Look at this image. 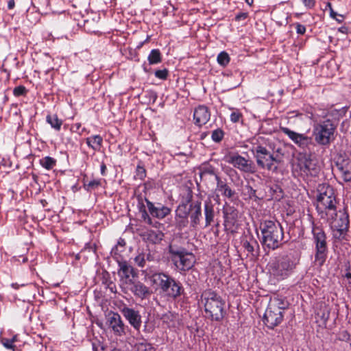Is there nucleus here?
<instances>
[{"label": "nucleus", "instance_id": "nucleus-59", "mask_svg": "<svg viewBox=\"0 0 351 351\" xmlns=\"http://www.w3.org/2000/svg\"><path fill=\"white\" fill-rule=\"evenodd\" d=\"M18 341V335H15L11 338V341L14 344V342H16Z\"/></svg>", "mask_w": 351, "mask_h": 351}, {"label": "nucleus", "instance_id": "nucleus-1", "mask_svg": "<svg viewBox=\"0 0 351 351\" xmlns=\"http://www.w3.org/2000/svg\"><path fill=\"white\" fill-rule=\"evenodd\" d=\"M306 116L313 121L312 135L315 142L320 146L330 145L335 138L337 125L335 122L330 119L318 122L312 112H308Z\"/></svg>", "mask_w": 351, "mask_h": 351}, {"label": "nucleus", "instance_id": "nucleus-58", "mask_svg": "<svg viewBox=\"0 0 351 351\" xmlns=\"http://www.w3.org/2000/svg\"><path fill=\"white\" fill-rule=\"evenodd\" d=\"M106 169V167L105 164H102L101 165V173L102 175H104L105 173Z\"/></svg>", "mask_w": 351, "mask_h": 351}, {"label": "nucleus", "instance_id": "nucleus-27", "mask_svg": "<svg viewBox=\"0 0 351 351\" xmlns=\"http://www.w3.org/2000/svg\"><path fill=\"white\" fill-rule=\"evenodd\" d=\"M145 239L152 243H158L163 239V234L158 230H148L144 235Z\"/></svg>", "mask_w": 351, "mask_h": 351}, {"label": "nucleus", "instance_id": "nucleus-63", "mask_svg": "<svg viewBox=\"0 0 351 351\" xmlns=\"http://www.w3.org/2000/svg\"><path fill=\"white\" fill-rule=\"evenodd\" d=\"M346 342L349 343L350 347H351V337H350L349 340L347 341Z\"/></svg>", "mask_w": 351, "mask_h": 351}, {"label": "nucleus", "instance_id": "nucleus-16", "mask_svg": "<svg viewBox=\"0 0 351 351\" xmlns=\"http://www.w3.org/2000/svg\"><path fill=\"white\" fill-rule=\"evenodd\" d=\"M224 226L227 229H231L237 221L238 211L234 207L226 203L223 208Z\"/></svg>", "mask_w": 351, "mask_h": 351}, {"label": "nucleus", "instance_id": "nucleus-62", "mask_svg": "<svg viewBox=\"0 0 351 351\" xmlns=\"http://www.w3.org/2000/svg\"><path fill=\"white\" fill-rule=\"evenodd\" d=\"M93 351H98L97 348L95 343H93Z\"/></svg>", "mask_w": 351, "mask_h": 351}, {"label": "nucleus", "instance_id": "nucleus-22", "mask_svg": "<svg viewBox=\"0 0 351 351\" xmlns=\"http://www.w3.org/2000/svg\"><path fill=\"white\" fill-rule=\"evenodd\" d=\"M149 279L155 285H177L173 278L162 272L154 274Z\"/></svg>", "mask_w": 351, "mask_h": 351}, {"label": "nucleus", "instance_id": "nucleus-2", "mask_svg": "<svg viewBox=\"0 0 351 351\" xmlns=\"http://www.w3.org/2000/svg\"><path fill=\"white\" fill-rule=\"evenodd\" d=\"M262 244L269 250H276L282 243L284 232L278 221L265 220L261 223Z\"/></svg>", "mask_w": 351, "mask_h": 351}, {"label": "nucleus", "instance_id": "nucleus-39", "mask_svg": "<svg viewBox=\"0 0 351 351\" xmlns=\"http://www.w3.org/2000/svg\"><path fill=\"white\" fill-rule=\"evenodd\" d=\"M92 138V149L95 151H99L102 145L103 138L99 135H93Z\"/></svg>", "mask_w": 351, "mask_h": 351}, {"label": "nucleus", "instance_id": "nucleus-3", "mask_svg": "<svg viewBox=\"0 0 351 351\" xmlns=\"http://www.w3.org/2000/svg\"><path fill=\"white\" fill-rule=\"evenodd\" d=\"M201 298L202 301H204L206 317L212 321H221L226 315L225 302L222 298L210 290L205 291Z\"/></svg>", "mask_w": 351, "mask_h": 351}, {"label": "nucleus", "instance_id": "nucleus-8", "mask_svg": "<svg viewBox=\"0 0 351 351\" xmlns=\"http://www.w3.org/2000/svg\"><path fill=\"white\" fill-rule=\"evenodd\" d=\"M169 252L171 261L178 270H189L195 263V259L193 254L183 248L169 245Z\"/></svg>", "mask_w": 351, "mask_h": 351}, {"label": "nucleus", "instance_id": "nucleus-64", "mask_svg": "<svg viewBox=\"0 0 351 351\" xmlns=\"http://www.w3.org/2000/svg\"><path fill=\"white\" fill-rule=\"evenodd\" d=\"M112 351H121V350L120 349H116V348H114V349H113Z\"/></svg>", "mask_w": 351, "mask_h": 351}, {"label": "nucleus", "instance_id": "nucleus-28", "mask_svg": "<svg viewBox=\"0 0 351 351\" xmlns=\"http://www.w3.org/2000/svg\"><path fill=\"white\" fill-rule=\"evenodd\" d=\"M132 291L141 299L147 298L152 291H149L148 287H131Z\"/></svg>", "mask_w": 351, "mask_h": 351}, {"label": "nucleus", "instance_id": "nucleus-18", "mask_svg": "<svg viewBox=\"0 0 351 351\" xmlns=\"http://www.w3.org/2000/svg\"><path fill=\"white\" fill-rule=\"evenodd\" d=\"M210 118V113L208 108L205 106H199L193 112L195 124L198 126L205 125Z\"/></svg>", "mask_w": 351, "mask_h": 351}, {"label": "nucleus", "instance_id": "nucleus-19", "mask_svg": "<svg viewBox=\"0 0 351 351\" xmlns=\"http://www.w3.org/2000/svg\"><path fill=\"white\" fill-rule=\"evenodd\" d=\"M121 313L135 329H139L141 326V316L138 311L131 308L123 307Z\"/></svg>", "mask_w": 351, "mask_h": 351}, {"label": "nucleus", "instance_id": "nucleus-61", "mask_svg": "<svg viewBox=\"0 0 351 351\" xmlns=\"http://www.w3.org/2000/svg\"><path fill=\"white\" fill-rule=\"evenodd\" d=\"M245 2L249 5H252L253 4L254 0H245Z\"/></svg>", "mask_w": 351, "mask_h": 351}, {"label": "nucleus", "instance_id": "nucleus-15", "mask_svg": "<svg viewBox=\"0 0 351 351\" xmlns=\"http://www.w3.org/2000/svg\"><path fill=\"white\" fill-rule=\"evenodd\" d=\"M106 324L111 328L117 335L121 336L125 333V326L120 315L114 311H109L106 315Z\"/></svg>", "mask_w": 351, "mask_h": 351}, {"label": "nucleus", "instance_id": "nucleus-21", "mask_svg": "<svg viewBox=\"0 0 351 351\" xmlns=\"http://www.w3.org/2000/svg\"><path fill=\"white\" fill-rule=\"evenodd\" d=\"M337 167L344 182L351 181V160L350 158L343 159L340 162H337Z\"/></svg>", "mask_w": 351, "mask_h": 351}, {"label": "nucleus", "instance_id": "nucleus-36", "mask_svg": "<svg viewBox=\"0 0 351 351\" xmlns=\"http://www.w3.org/2000/svg\"><path fill=\"white\" fill-rule=\"evenodd\" d=\"M190 208H188L186 204L179 205L176 210V217L184 218L188 217Z\"/></svg>", "mask_w": 351, "mask_h": 351}, {"label": "nucleus", "instance_id": "nucleus-41", "mask_svg": "<svg viewBox=\"0 0 351 351\" xmlns=\"http://www.w3.org/2000/svg\"><path fill=\"white\" fill-rule=\"evenodd\" d=\"M242 117L241 112L239 110L234 109L230 114V121L234 123L241 122Z\"/></svg>", "mask_w": 351, "mask_h": 351}, {"label": "nucleus", "instance_id": "nucleus-38", "mask_svg": "<svg viewBox=\"0 0 351 351\" xmlns=\"http://www.w3.org/2000/svg\"><path fill=\"white\" fill-rule=\"evenodd\" d=\"M100 185V180H86L84 182V188L88 191H91L92 190L98 188Z\"/></svg>", "mask_w": 351, "mask_h": 351}, {"label": "nucleus", "instance_id": "nucleus-56", "mask_svg": "<svg viewBox=\"0 0 351 351\" xmlns=\"http://www.w3.org/2000/svg\"><path fill=\"white\" fill-rule=\"evenodd\" d=\"M86 142L87 145L89 147L92 148L93 144H92V138H91V136L87 138L86 139Z\"/></svg>", "mask_w": 351, "mask_h": 351}, {"label": "nucleus", "instance_id": "nucleus-35", "mask_svg": "<svg viewBox=\"0 0 351 351\" xmlns=\"http://www.w3.org/2000/svg\"><path fill=\"white\" fill-rule=\"evenodd\" d=\"M40 163L43 167L49 170L56 165V160L51 157L46 156L40 160Z\"/></svg>", "mask_w": 351, "mask_h": 351}, {"label": "nucleus", "instance_id": "nucleus-9", "mask_svg": "<svg viewBox=\"0 0 351 351\" xmlns=\"http://www.w3.org/2000/svg\"><path fill=\"white\" fill-rule=\"evenodd\" d=\"M312 232L316 249L314 262L315 265L321 267L325 263L327 255L326 235L324 232L319 227L313 226Z\"/></svg>", "mask_w": 351, "mask_h": 351}, {"label": "nucleus", "instance_id": "nucleus-55", "mask_svg": "<svg viewBox=\"0 0 351 351\" xmlns=\"http://www.w3.org/2000/svg\"><path fill=\"white\" fill-rule=\"evenodd\" d=\"M15 2L14 0H9L8 2V9L11 10L14 8Z\"/></svg>", "mask_w": 351, "mask_h": 351}, {"label": "nucleus", "instance_id": "nucleus-43", "mask_svg": "<svg viewBox=\"0 0 351 351\" xmlns=\"http://www.w3.org/2000/svg\"><path fill=\"white\" fill-rule=\"evenodd\" d=\"M275 300L277 302V304L275 305L278 307H280V309H282V311L284 313V310L286 309L289 306L288 302L285 300V298H279L278 297L275 298Z\"/></svg>", "mask_w": 351, "mask_h": 351}, {"label": "nucleus", "instance_id": "nucleus-60", "mask_svg": "<svg viewBox=\"0 0 351 351\" xmlns=\"http://www.w3.org/2000/svg\"><path fill=\"white\" fill-rule=\"evenodd\" d=\"M81 127V124L80 123H75L74 124L73 126H72V130H73L74 128L76 129V130H78Z\"/></svg>", "mask_w": 351, "mask_h": 351}, {"label": "nucleus", "instance_id": "nucleus-14", "mask_svg": "<svg viewBox=\"0 0 351 351\" xmlns=\"http://www.w3.org/2000/svg\"><path fill=\"white\" fill-rule=\"evenodd\" d=\"M280 130L302 149L308 148L310 145L313 144L312 137L306 136L304 134L295 132L285 127H280Z\"/></svg>", "mask_w": 351, "mask_h": 351}, {"label": "nucleus", "instance_id": "nucleus-45", "mask_svg": "<svg viewBox=\"0 0 351 351\" xmlns=\"http://www.w3.org/2000/svg\"><path fill=\"white\" fill-rule=\"evenodd\" d=\"M125 245V242L124 239H119V240L117 242V245H115L111 250V254L114 255H117L118 254L119 251V247H123Z\"/></svg>", "mask_w": 351, "mask_h": 351}, {"label": "nucleus", "instance_id": "nucleus-7", "mask_svg": "<svg viewBox=\"0 0 351 351\" xmlns=\"http://www.w3.org/2000/svg\"><path fill=\"white\" fill-rule=\"evenodd\" d=\"M321 219L326 220L331 229L335 232V236L338 238H343L349 228L348 215L344 210L335 209L331 215L324 216Z\"/></svg>", "mask_w": 351, "mask_h": 351}, {"label": "nucleus", "instance_id": "nucleus-42", "mask_svg": "<svg viewBox=\"0 0 351 351\" xmlns=\"http://www.w3.org/2000/svg\"><path fill=\"white\" fill-rule=\"evenodd\" d=\"M1 343L3 345L5 348L7 349L11 350L12 351H15L16 346L12 343L11 341V339L2 337L1 339Z\"/></svg>", "mask_w": 351, "mask_h": 351}, {"label": "nucleus", "instance_id": "nucleus-12", "mask_svg": "<svg viewBox=\"0 0 351 351\" xmlns=\"http://www.w3.org/2000/svg\"><path fill=\"white\" fill-rule=\"evenodd\" d=\"M283 317V312L280 307L269 304L265 312L263 322L267 328L274 329L282 322Z\"/></svg>", "mask_w": 351, "mask_h": 351}, {"label": "nucleus", "instance_id": "nucleus-44", "mask_svg": "<svg viewBox=\"0 0 351 351\" xmlns=\"http://www.w3.org/2000/svg\"><path fill=\"white\" fill-rule=\"evenodd\" d=\"M188 217H176V226L179 229H182L183 228L186 227L188 224Z\"/></svg>", "mask_w": 351, "mask_h": 351}, {"label": "nucleus", "instance_id": "nucleus-46", "mask_svg": "<svg viewBox=\"0 0 351 351\" xmlns=\"http://www.w3.org/2000/svg\"><path fill=\"white\" fill-rule=\"evenodd\" d=\"M168 75V71L165 69L162 70H157L155 71V76L160 80L167 79Z\"/></svg>", "mask_w": 351, "mask_h": 351}, {"label": "nucleus", "instance_id": "nucleus-32", "mask_svg": "<svg viewBox=\"0 0 351 351\" xmlns=\"http://www.w3.org/2000/svg\"><path fill=\"white\" fill-rule=\"evenodd\" d=\"M162 290L167 293L169 295H171L173 298H176L181 295V293L184 291L183 287H161Z\"/></svg>", "mask_w": 351, "mask_h": 351}, {"label": "nucleus", "instance_id": "nucleus-51", "mask_svg": "<svg viewBox=\"0 0 351 351\" xmlns=\"http://www.w3.org/2000/svg\"><path fill=\"white\" fill-rule=\"evenodd\" d=\"M304 5L308 8H312L314 7L315 1V0H302Z\"/></svg>", "mask_w": 351, "mask_h": 351}, {"label": "nucleus", "instance_id": "nucleus-11", "mask_svg": "<svg viewBox=\"0 0 351 351\" xmlns=\"http://www.w3.org/2000/svg\"><path fill=\"white\" fill-rule=\"evenodd\" d=\"M226 162L241 172L246 173H254L256 172V166L253 161L245 158L239 154L227 156Z\"/></svg>", "mask_w": 351, "mask_h": 351}, {"label": "nucleus", "instance_id": "nucleus-31", "mask_svg": "<svg viewBox=\"0 0 351 351\" xmlns=\"http://www.w3.org/2000/svg\"><path fill=\"white\" fill-rule=\"evenodd\" d=\"M261 291H264L261 287H248L247 289L249 298L255 301H257L258 298L263 295Z\"/></svg>", "mask_w": 351, "mask_h": 351}, {"label": "nucleus", "instance_id": "nucleus-26", "mask_svg": "<svg viewBox=\"0 0 351 351\" xmlns=\"http://www.w3.org/2000/svg\"><path fill=\"white\" fill-rule=\"evenodd\" d=\"M205 227L209 226L215 218L214 205L210 198L204 202Z\"/></svg>", "mask_w": 351, "mask_h": 351}, {"label": "nucleus", "instance_id": "nucleus-52", "mask_svg": "<svg viewBox=\"0 0 351 351\" xmlns=\"http://www.w3.org/2000/svg\"><path fill=\"white\" fill-rule=\"evenodd\" d=\"M161 319L163 322H168L169 320L173 319V315L169 312L162 315Z\"/></svg>", "mask_w": 351, "mask_h": 351}, {"label": "nucleus", "instance_id": "nucleus-5", "mask_svg": "<svg viewBox=\"0 0 351 351\" xmlns=\"http://www.w3.org/2000/svg\"><path fill=\"white\" fill-rule=\"evenodd\" d=\"M256 164L260 169L267 170L271 173H276L282 158L278 154L274 155L263 145L254 146L252 149Z\"/></svg>", "mask_w": 351, "mask_h": 351}, {"label": "nucleus", "instance_id": "nucleus-17", "mask_svg": "<svg viewBox=\"0 0 351 351\" xmlns=\"http://www.w3.org/2000/svg\"><path fill=\"white\" fill-rule=\"evenodd\" d=\"M119 276L124 284H134L136 275L133 267L126 262L119 263Z\"/></svg>", "mask_w": 351, "mask_h": 351}, {"label": "nucleus", "instance_id": "nucleus-4", "mask_svg": "<svg viewBox=\"0 0 351 351\" xmlns=\"http://www.w3.org/2000/svg\"><path fill=\"white\" fill-rule=\"evenodd\" d=\"M316 209L322 218L331 215L337 208L338 202L332 187L328 184L319 185L317 189Z\"/></svg>", "mask_w": 351, "mask_h": 351}, {"label": "nucleus", "instance_id": "nucleus-50", "mask_svg": "<svg viewBox=\"0 0 351 351\" xmlns=\"http://www.w3.org/2000/svg\"><path fill=\"white\" fill-rule=\"evenodd\" d=\"M296 32L298 34H304L306 32V27L303 25H301L300 23L296 24Z\"/></svg>", "mask_w": 351, "mask_h": 351}, {"label": "nucleus", "instance_id": "nucleus-34", "mask_svg": "<svg viewBox=\"0 0 351 351\" xmlns=\"http://www.w3.org/2000/svg\"><path fill=\"white\" fill-rule=\"evenodd\" d=\"M150 64H158L161 62V54L158 49H152L148 56Z\"/></svg>", "mask_w": 351, "mask_h": 351}, {"label": "nucleus", "instance_id": "nucleus-6", "mask_svg": "<svg viewBox=\"0 0 351 351\" xmlns=\"http://www.w3.org/2000/svg\"><path fill=\"white\" fill-rule=\"evenodd\" d=\"M138 208L143 221L149 225L153 224V221L149 215L162 219L169 215L171 212L168 207L160 204L156 206L146 198L144 201L143 199L138 201Z\"/></svg>", "mask_w": 351, "mask_h": 351}, {"label": "nucleus", "instance_id": "nucleus-25", "mask_svg": "<svg viewBox=\"0 0 351 351\" xmlns=\"http://www.w3.org/2000/svg\"><path fill=\"white\" fill-rule=\"evenodd\" d=\"M155 260V253L149 249L145 250L134 258L135 263L141 267H143L146 262H152Z\"/></svg>", "mask_w": 351, "mask_h": 351}, {"label": "nucleus", "instance_id": "nucleus-20", "mask_svg": "<svg viewBox=\"0 0 351 351\" xmlns=\"http://www.w3.org/2000/svg\"><path fill=\"white\" fill-rule=\"evenodd\" d=\"M330 314V307L325 303H321L315 310L316 322L319 326H326Z\"/></svg>", "mask_w": 351, "mask_h": 351}, {"label": "nucleus", "instance_id": "nucleus-24", "mask_svg": "<svg viewBox=\"0 0 351 351\" xmlns=\"http://www.w3.org/2000/svg\"><path fill=\"white\" fill-rule=\"evenodd\" d=\"M210 175L215 176V180L217 182V190L222 192V195L228 198H231L235 194V191H232L228 184L223 182L221 178L211 170L208 171Z\"/></svg>", "mask_w": 351, "mask_h": 351}, {"label": "nucleus", "instance_id": "nucleus-37", "mask_svg": "<svg viewBox=\"0 0 351 351\" xmlns=\"http://www.w3.org/2000/svg\"><path fill=\"white\" fill-rule=\"evenodd\" d=\"M217 62L222 66H226L230 60L229 55L226 51L220 52L217 58Z\"/></svg>", "mask_w": 351, "mask_h": 351}, {"label": "nucleus", "instance_id": "nucleus-29", "mask_svg": "<svg viewBox=\"0 0 351 351\" xmlns=\"http://www.w3.org/2000/svg\"><path fill=\"white\" fill-rule=\"evenodd\" d=\"M47 122L50 124L51 128L59 131L62 125V121L58 118L56 114H49L46 117Z\"/></svg>", "mask_w": 351, "mask_h": 351}, {"label": "nucleus", "instance_id": "nucleus-33", "mask_svg": "<svg viewBox=\"0 0 351 351\" xmlns=\"http://www.w3.org/2000/svg\"><path fill=\"white\" fill-rule=\"evenodd\" d=\"M136 346L138 351H156V348L153 345L149 343L146 339H142L138 341Z\"/></svg>", "mask_w": 351, "mask_h": 351}, {"label": "nucleus", "instance_id": "nucleus-23", "mask_svg": "<svg viewBox=\"0 0 351 351\" xmlns=\"http://www.w3.org/2000/svg\"><path fill=\"white\" fill-rule=\"evenodd\" d=\"M190 214L191 225L192 227L195 228L200 221L202 217V206L200 202H196L190 205Z\"/></svg>", "mask_w": 351, "mask_h": 351}, {"label": "nucleus", "instance_id": "nucleus-49", "mask_svg": "<svg viewBox=\"0 0 351 351\" xmlns=\"http://www.w3.org/2000/svg\"><path fill=\"white\" fill-rule=\"evenodd\" d=\"M146 176L145 169L141 166H137L136 168V176L141 179L143 180Z\"/></svg>", "mask_w": 351, "mask_h": 351}, {"label": "nucleus", "instance_id": "nucleus-40", "mask_svg": "<svg viewBox=\"0 0 351 351\" xmlns=\"http://www.w3.org/2000/svg\"><path fill=\"white\" fill-rule=\"evenodd\" d=\"M224 136V132L221 129H217L213 131L211 134L212 140L215 143H219L222 141Z\"/></svg>", "mask_w": 351, "mask_h": 351}, {"label": "nucleus", "instance_id": "nucleus-13", "mask_svg": "<svg viewBox=\"0 0 351 351\" xmlns=\"http://www.w3.org/2000/svg\"><path fill=\"white\" fill-rule=\"evenodd\" d=\"M296 265L295 260L291 256H283L279 260L274 271V275L280 279L286 278Z\"/></svg>", "mask_w": 351, "mask_h": 351}, {"label": "nucleus", "instance_id": "nucleus-10", "mask_svg": "<svg viewBox=\"0 0 351 351\" xmlns=\"http://www.w3.org/2000/svg\"><path fill=\"white\" fill-rule=\"evenodd\" d=\"M293 173L302 178L316 176L317 171L314 162L305 155L300 156L293 165Z\"/></svg>", "mask_w": 351, "mask_h": 351}, {"label": "nucleus", "instance_id": "nucleus-48", "mask_svg": "<svg viewBox=\"0 0 351 351\" xmlns=\"http://www.w3.org/2000/svg\"><path fill=\"white\" fill-rule=\"evenodd\" d=\"M13 93L15 96H21L26 93V89L24 86H19L14 89Z\"/></svg>", "mask_w": 351, "mask_h": 351}, {"label": "nucleus", "instance_id": "nucleus-54", "mask_svg": "<svg viewBox=\"0 0 351 351\" xmlns=\"http://www.w3.org/2000/svg\"><path fill=\"white\" fill-rule=\"evenodd\" d=\"M326 7L328 8L330 10V16L333 19H336V16L337 15V14L333 10L331 3L329 2L327 3Z\"/></svg>", "mask_w": 351, "mask_h": 351}, {"label": "nucleus", "instance_id": "nucleus-53", "mask_svg": "<svg viewBox=\"0 0 351 351\" xmlns=\"http://www.w3.org/2000/svg\"><path fill=\"white\" fill-rule=\"evenodd\" d=\"M247 17V14L245 13V12H241V13H239L238 14L236 17H235V19L237 21H241V20H245L246 19Z\"/></svg>", "mask_w": 351, "mask_h": 351}, {"label": "nucleus", "instance_id": "nucleus-30", "mask_svg": "<svg viewBox=\"0 0 351 351\" xmlns=\"http://www.w3.org/2000/svg\"><path fill=\"white\" fill-rule=\"evenodd\" d=\"M243 247L248 252L253 254L255 248H258V244L253 237H250L249 239H244L243 241Z\"/></svg>", "mask_w": 351, "mask_h": 351}, {"label": "nucleus", "instance_id": "nucleus-47", "mask_svg": "<svg viewBox=\"0 0 351 351\" xmlns=\"http://www.w3.org/2000/svg\"><path fill=\"white\" fill-rule=\"evenodd\" d=\"M350 337V334L347 330H343L339 333L338 339L342 341H347Z\"/></svg>", "mask_w": 351, "mask_h": 351}, {"label": "nucleus", "instance_id": "nucleus-57", "mask_svg": "<svg viewBox=\"0 0 351 351\" xmlns=\"http://www.w3.org/2000/svg\"><path fill=\"white\" fill-rule=\"evenodd\" d=\"M116 287H117L116 286H114V287H104V289H106V291H107L109 289L110 292H116L117 291Z\"/></svg>", "mask_w": 351, "mask_h": 351}]
</instances>
